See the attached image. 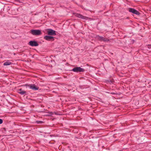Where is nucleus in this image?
Returning <instances> with one entry per match:
<instances>
[{
	"instance_id": "1",
	"label": "nucleus",
	"mask_w": 151,
	"mask_h": 151,
	"mask_svg": "<svg viewBox=\"0 0 151 151\" xmlns=\"http://www.w3.org/2000/svg\"><path fill=\"white\" fill-rule=\"evenodd\" d=\"M71 71L75 72H81L84 71L85 69L80 67H77L73 68Z\"/></svg>"
},
{
	"instance_id": "2",
	"label": "nucleus",
	"mask_w": 151,
	"mask_h": 151,
	"mask_svg": "<svg viewBox=\"0 0 151 151\" xmlns=\"http://www.w3.org/2000/svg\"><path fill=\"white\" fill-rule=\"evenodd\" d=\"M30 33L33 35H40L41 34V31L39 30H31Z\"/></svg>"
},
{
	"instance_id": "3",
	"label": "nucleus",
	"mask_w": 151,
	"mask_h": 151,
	"mask_svg": "<svg viewBox=\"0 0 151 151\" xmlns=\"http://www.w3.org/2000/svg\"><path fill=\"white\" fill-rule=\"evenodd\" d=\"M47 32L48 34L49 35H56L55 31L51 29H48Z\"/></svg>"
},
{
	"instance_id": "4",
	"label": "nucleus",
	"mask_w": 151,
	"mask_h": 151,
	"mask_svg": "<svg viewBox=\"0 0 151 151\" xmlns=\"http://www.w3.org/2000/svg\"><path fill=\"white\" fill-rule=\"evenodd\" d=\"M128 10L129 12H132L137 15H139V12L137 10L132 8H129L128 9Z\"/></svg>"
},
{
	"instance_id": "5",
	"label": "nucleus",
	"mask_w": 151,
	"mask_h": 151,
	"mask_svg": "<svg viewBox=\"0 0 151 151\" xmlns=\"http://www.w3.org/2000/svg\"><path fill=\"white\" fill-rule=\"evenodd\" d=\"M44 39L47 41H53L54 37L51 36H45L44 37Z\"/></svg>"
},
{
	"instance_id": "6",
	"label": "nucleus",
	"mask_w": 151,
	"mask_h": 151,
	"mask_svg": "<svg viewBox=\"0 0 151 151\" xmlns=\"http://www.w3.org/2000/svg\"><path fill=\"white\" fill-rule=\"evenodd\" d=\"M75 16L81 18L83 19H88V17L84 16L78 14H75Z\"/></svg>"
},
{
	"instance_id": "7",
	"label": "nucleus",
	"mask_w": 151,
	"mask_h": 151,
	"mask_svg": "<svg viewBox=\"0 0 151 151\" xmlns=\"http://www.w3.org/2000/svg\"><path fill=\"white\" fill-rule=\"evenodd\" d=\"M29 45L32 46H37L38 45V44L35 41H30L29 42Z\"/></svg>"
},
{
	"instance_id": "8",
	"label": "nucleus",
	"mask_w": 151,
	"mask_h": 151,
	"mask_svg": "<svg viewBox=\"0 0 151 151\" xmlns=\"http://www.w3.org/2000/svg\"><path fill=\"white\" fill-rule=\"evenodd\" d=\"M29 87L30 88L33 90H36L39 89V87L36 86L35 84H31L29 86Z\"/></svg>"
},
{
	"instance_id": "9",
	"label": "nucleus",
	"mask_w": 151,
	"mask_h": 151,
	"mask_svg": "<svg viewBox=\"0 0 151 151\" xmlns=\"http://www.w3.org/2000/svg\"><path fill=\"white\" fill-rule=\"evenodd\" d=\"M98 39L101 41H103L104 42L108 41L109 40L107 39L104 38V37L100 36H98L97 37Z\"/></svg>"
},
{
	"instance_id": "10",
	"label": "nucleus",
	"mask_w": 151,
	"mask_h": 151,
	"mask_svg": "<svg viewBox=\"0 0 151 151\" xmlns=\"http://www.w3.org/2000/svg\"><path fill=\"white\" fill-rule=\"evenodd\" d=\"M18 93L21 95H23L25 94L26 92V91L22 90V89H20L19 90Z\"/></svg>"
},
{
	"instance_id": "11",
	"label": "nucleus",
	"mask_w": 151,
	"mask_h": 151,
	"mask_svg": "<svg viewBox=\"0 0 151 151\" xmlns=\"http://www.w3.org/2000/svg\"><path fill=\"white\" fill-rule=\"evenodd\" d=\"M12 64V62H10L9 60H7L4 63V65H11Z\"/></svg>"
},
{
	"instance_id": "12",
	"label": "nucleus",
	"mask_w": 151,
	"mask_h": 151,
	"mask_svg": "<svg viewBox=\"0 0 151 151\" xmlns=\"http://www.w3.org/2000/svg\"><path fill=\"white\" fill-rule=\"evenodd\" d=\"M37 122L38 124H42L43 123V122L41 121H37Z\"/></svg>"
},
{
	"instance_id": "13",
	"label": "nucleus",
	"mask_w": 151,
	"mask_h": 151,
	"mask_svg": "<svg viewBox=\"0 0 151 151\" xmlns=\"http://www.w3.org/2000/svg\"><path fill=\"white\" fill-rule=\"evenodd\" d=\"M3 123V120L2 119H0V124H1Z\"/></svg>"
}]
</instances>
